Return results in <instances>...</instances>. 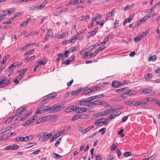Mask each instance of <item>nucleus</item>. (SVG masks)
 <instances>
[{"label": "nucleus", "mask_w": 160, "mask_h": 160, "mask_svg": "<svg viewBox=\"0 0 160 160\" xmlns=\"http://www.w3.org/2000/svg\"><path fill=\"white\" fill-rule=\"evenodd\" d=\"M64 106L62 104H56L53 107H50V112H57L61 109H63Z\"/></svg>", "instance_id": "obj_1"}, {"label": "nucleus", "mask_w": 160, "mask_h": 160, "mask_svg": "<svg viewBox=\"0 0 160 160\" xmlns=\"http://www.w3.org/2000/svg\"><path fill=\"white\" fill-rule=\"evenodd\" d=\"M48 111H50V107L49 106H44L38 108L36 112V113L39 114L46 112Z\"/></svg>", "instance_id": "obj_2"}, {"label": "nucleus", "mask_w": 160, "mask_h": 160, "mask_svg": "<svg viewBox=\"0 0 160 160\" xmlns=\"http://www.w3.org/2000/svg\"><path fill=\"white\" fill-rule=\"evenodd\" d=\"M126 92H125L124 93L122 94L121 97L124 98H126L128 97H130L132 95H134L135 94V92H131V90L130 89H128L126 90Z\"/></svg>", "instance_id": "obj_3"}, {"label": "nucleus", "mask_w": 160, "mask_h": 160, "mask_svg": "<svg viewBox=\"0 0 160 160\" xmlns=\"http://www.w3.org/2000/svg\"><path fill=\"white\" fill-rule=\"evenodd\" d=\"M96 45L95 44L89 46L88 48H86L85 51H86L87 54L86 55H84L82 56V58H84L85 59H87L88 58V52L92 50L93 49L96 47Z\"/></svg>", "instance_id": "obj_4"}, {"label": "nucleus", "mask_w": 160, "mask_h": 160, "mask_svg": "<svg viewBox=\"0 0 160 160\" xmlns=\"http://www.w3.org/2000/svg\"><path fill=\"white\" fill-rule=\"evenodd\" d=\"M141 92L142 93L148 94V96H151L155 93V92L153 90L147 88H145L142 90H141Z\"/></svg>", "instance_id": "obj_5"}, {"label": "nucleus", "mask_w": 160, "mask_h": 160, "mask_svg": "<svg viewBox=\"0 0 160 160\" xmlns=\"http://www.w3.org/2000/svg\"><path fill=\"white\" fill-rule=\"evenodd\" d=\"M79 38L78 37V34L74 35L69 40V42L68 43H74L75 42L74 40Z\"/></svg>", "instance_id": "obj_6"}, {"label": "nucleus", "mask_w": 160, "mask_h": 160, "mask_svg": "<svg viewBox=\"0 0 160 160\" xmlns=\"http://www.w3.org/2000/svg\"><path fill=\"white\" fill-rule=\"evenodd\" d=\"M144 33H142L139 36L135 38V41L136 42L140 41L144 36Z\"/></svg>", "instance_id": "obj_7"}, {"label": "nucleus", "mask_w": 160, "mask_h": 160, "mask_svg": "<svg viewBox=\"0 0 160 160\" xmlns=\"http://www.w3.org/2000/svg\"><path fill=\"white\" fill-rule=\"evenodd\" d=\"M57 95V94L56 93H51L47 96H45V98H47L49 100V101L52 99L53 98L56 96Z\"/></svg>", "instance_id": "obj_8"}, {"label": "nucleus", "mask_w": 160, "mask_h": 160, "mask_svg": "<svg viewBox=\"0 0 160 160\" xmlns=\"http://www.w3.org/2000/svg\"><path fill=\"white\" fill-rule=\"evenodd\" d=\"M27 138L24 137H19L16 138L15 142L20 141L21 142H27Z\"/></svg>", "instance_id": "obj_9"}, {"label": "nucleus", "mask_w": 160, "mask_h": 160, "mask_svg": "<svg viewBox=\"0 0 160 160\" xmlns=\"http://www.w3.org/2000/svg\"><path fill=\"white\" fill-rule=\"evenodd\" d=\"M121 85L119 82L116 80L113 81L112 82V86L114 88H118L119 86Z\"/></svg>", "instance_id": "obj_10"}, {"label": "nucleus", "mask_w": 160, "mask_h": 160, "mask_svg": "<svg viewBox=\"0 0 160 160\" xmlns=\"http://www.w3.org/2000/svg\"><path fill=\"white\" fill-rule=\"evenodd\" d=\"M74 59V58L73 56L70 57L68 60H66L63 62V63L67 65L69 64L70 62L73 61Z\"/></svg>", "instance_id": "obj_11"}, {"label": "nucleus", "mask_w": 160, "mask_h": 160, "mask_svg": "<svg viewBox=\"0 0 160 160\" xmlns=\"http://www.w3.org/2000/svg\"><path fill=\"white\" fill-rule=\"evenodd\" d=\"M60 135V132H57L56 135H54L51 138L50 140V142H52L54 140H56L57 139V138L59 137Z\"/></svg>", "instance_id": "obj_12"}, {"label": "nucleus", "mask_w": 160, "mask_h": 160, "mask_svg": "<svg viewBox=\"0 0 160 160\" xmlns=\"http://www.w3.org/2000/svg\"><path fill=\"white\" fill-rule=\"evenodd\" d=\"M136 104H134L135 105V106H145L146 105V103L145 102H142L136 101Z\"/></svg>", "instance_id": "obj_13"}, {"label": "nucleus", "mask_w": 160, "mask_h": 160, "mask_svg": "<svg viewBox=\"0 0 160 160\" xmlns=\"http://www.w3.org/2000/svg\"><path fill=\"white\" fill-rule=\"evenodd\" d=\"M82 90V88H81L79 89H77L76 90L71 92V94L73 96L76 95L81 92Z\"/></svg>", "instance_id": "obj_14"}, {"label": "nucleus", "mask_w": 160, "mask_h": 160, "mask_svg": "<svg viewBox=\"0 0 160 160\" xmlns=\"http://www.w3.org/2000/svg\"><path fill=\"white\" fill-rule=\"evenodd\" d=\"M47 62V59L46 58H43L42 60H41L40 59L38 60L37 63L38 62L39 64L43 65L46 64Z\"/></svg>", "instance_id": "obj_15"}, {"label": "nucleus", "mask_w": 160, "mask_h": 160, "mask_svg": "<svg viewBox=\"0 0 160 160\" xmlns=\"http://www.w3.org/2000/svg\"><path fill=\"white\" fill-rule=\"evenodd\" d=\"M120 114V112L119 113L118 112H116L115 114L112 113L110 114L109 118L110 119H112L114 118L117 117L119 116V115Z\"/></svg>", "instance_id": "obj_16"}, {"label": "nucleus", "mask_w": 160, "mask_h": 160, "mask_svg": "<svg viewBox=\"0 0 160 160\" xmlns=\"http://www.w3.org/2000/svg\"><path fill=\"white\" fill-rule=\"evenodd\" d=\"M136 102V101H126L124 103L127 105L135 106L134 104H136L135 103Z\"/></svg>", "instance_id": "obj_17"}, {"label": "nucleus", "mask_w": 160, "mask_h": 160, "mask_svg": "<svg viewBox=\"0 0 160 160\" xmlns=\"http://www.w3.org/2000/svg\"><path fill=\"white\" fill-rule=\"evenodd\" d=\"M34 120V118H30L25 122V123L26 124H30L33 123V121Z\"/></svg>", "instance_id": "obj_18"}, {"label": "nucleus", "mask_w": 160, "mask_h": 160, "mask_svg": "<svg viewBox=\"0 0 160 160\" xmlns=\"http://www.w3.org/2000/svg\"><path fill=\"white\" fill-rule=\"evenodd\" d=\"M11 150H17L19 148V146L18 145L16 144H13L10 145Z\"/></svg>", "instance_id": "obj_19"}, {"label": "nucleus", "mask_w": 160, "mask_h": 160, "mask_svg": "<svg viewBox=\"0 0 160 160\" xmlns=\"http://www.w3.org/2000/svg\"><path fill=\"white\" fill-rule=\"evenodd\" d=\"M70 4L75 5H78L80 4L79 0H71Z\"/></svg>", "instance_id": "obj_20"}, {"label": "nucleus", "mask_w": 160, "mask_h": 160, "mask_svg": "<svg viewBox=\"0 0 160 160\" xmlns=\"http://www.w3.org/2000/svg\"><path fill=\"white\" fill-rule=\"evenodd\" d=\"M88 103V102L87 100H81L80 101L79 104L80 105L82 106H87V103Z\"/></svg>", "instance_id": "obj_21"}, {"label": "nucleus", "mask_w": 160, "mask_h": 160, "mask_svg": "<svg viewBox=\"0 0 160 160\" xmlns=\"http://www.w3.org/2000/svg\"><path fill=\"white\" fill-rule=\"evenodd\" d=\"M114 12L115 10L113 9L111 12L107 13L106 14V18L108 19L109 18L112 16V15L114 13Z\"/></svg>", "instance_id": "obj_22"}, {"label": "nucleus", "mask_w": 160, "mask_h": 160, "mask_svg": "<svg viewBox=\"0 0 160 160\" xmlns=\"http://www.w3.org/2000/svg\"><path fill=\"white\" fill-rule=\"evenodd\" d=\"M127 88H121L116 90L115 92L116 93H119L124 92L126 91V89Z\"/></svg>", "instance_id": "obj_23"}, {"label": "nucleus", "mask_w": 160, "mask_h": 160, "mask_svg": "<svg viewBox=\"0 0 160 160\" xmlns=\"http://www.w3.org/2000/svg\"><path fill=\"white\" fill-rule=\"evenodd\" d=\"M58 57V58L57 59V60H59L60 59L63 60L65 58L63 52L61 53H59Z\"/></svg>", "instance_id": "obj_24"}, {"label": "nucleus", "mask_w": 160, "mask_h": 160, "mask_svg": "<svg viewBox=\"0 0 160 160\" xmlns=\"http://www.w3.org/2000/svg\"><path fill=\"white\" fill-rule=\"evenodd\" d=\"M44 99L43 100L42 102H41L40 105H42L47 103L48 102L49 100L47 98H45V96L44 97Z\"/></svg>", "instance_id": "obj_25"}, {"label": "nucleus", "mask_w": 160, "mask_h": 160, "mask_svg": "<svg viewBox=\"0 0 160 160\" xmlns=\"http://www.w3.org/2000/svg\"><path fill=\"white\" fill-rule=\"evenodd\" d=\"M90 88L88 89H85L84 91L82 92V93L83 94V93L85 95L87 94L92 92V91H91Z\"/></svg>", "instance_id": "obj_26"}, {"label": "nucleus", "mask_w": 160, "mask_h": 160, "mask_svg": "<svg viewBox=\"0 0 160 160\" xmlns=\"http://www.w3.org/2000/svg\"><path fill=\"white\" fill-rule=\"evenodd\" d=\"M73 111V106H71L65 110L66 112H69Z\"/></svg>", "instance_id": "obj_27"}, {"label": "nucleus", "mask_w": 160, "mask_h": 160, "mask_svg": "<svg viewBox=\"0 0 160 160\" xmlns=\"http://www.w3.org/2000/svg\"><path fill=\"white\" fill-rule=\"evenodd\" d=\"M109 36H107L104 39V41L100 43L101 45H103L105 44L108 41V39L109 38Z\"/></svg>", "instance_id": "obj_28"}, {"label": "nucleus", "mask_w": 160, "mask_h": 160, "mask_svg": "<svg viewBox=\"0 0 160 160\" xmlns=\"http://www.w3.org/2000/svg\"><path fill=\"white\" fill-rule=\"evenodd\" d=\"M52 155H53V157L54 158H55L56 159H60L62 157L61 156H60V155H58L56 153H53L52 154Z\"/></svg>", "instance_id": "obj_29"}, {"label": "nucleus", "mask_w": 160, "mask_h": 160, "mask_svg": "<svg viewBox=\"0 0 160 160\" xmlns=\"http://www.w3.org/2000/svg\"><path fill=\"white\" fill-rule=\"evenodd\" d=\"M133 6V4L130 5H128L126 6L124 8V11L128 10L132 8Z\"/></svg>", "instance_id": "obj_30"}, {"label": "nucleus", "mask_w": 160, "mask_h": 160, "mask_svg": "<svg viewBox=\"0 0 160 160\" xmlns=\"http://www.w3.org/2000/svg\"><path fill=\"white\" fill-rule=\"evenodd\" d=\"M152 77V75L151 73H148L145 76V79L147 80L151 78Z\"/></svg>", "instance_id": "obj_31"}, {"label": "nucleus", "mask_w": 160, "mask_h": 160, "mask_svg": "<svg viewBox=\"0 0 160 160\" xmlns=\"http://www.w3.org/2000/svg\"><path fill=\"white\" fill-rule=\"evenodd\" d=\"M80 118L79 115L78 114H77L74 115L72 118V120L73 121H75L77 120L78 119Z\"/></svg>", "instance_id": "obj_32"}, {"label": "nucleus", "mask_w": 160, "mask_h": 160, "mask_svg": "<svg viewBox=\"0 0 160 160\" xmlns=\"http://www.w3.org/2000/svg\"><path fill=\"white\" fill-rule=\"evenodd\" d=\"M105 118H102L99 119L100 120V123H103V124H104L106 125H107L108 124L106 120H105Z\"/></svg>", "instance_id": "obj_33"}, {"label": "nucleus", "mask_w": 160, "mask_h": 160, "mask_svg": "<svg viewBox=\"0 0 160 160\" xmlns=\"http://www.w3.org/2000/svg\"><path fill=\"white\" fill-rule=\"evenodd\" d=\"M101 113H102L101 116H103L108 114L110 113L109 109L103 112H102Z\"/></svg>", "instance_id": "obj_34"}, {"label": "nucleus", "mask_w": 160, "mask_h": 160, "mask_svg": "<svg viewBox=\"0 0 160 160\" xmlns=\"http://www.w3.org/2000/svg\"><path fill=\"white\" fill-rule=\"evenodd\" d=\"M47 133V132H43L42 133H40L39 134H38L36 135L37 137H42V136H45V135Z\"/></svg>", "instance_id": "obj_35"}, {"label": "nucleus", "mask_w": 160, "mask_h": 160, "mask_svg": "<svg viewBox=\"0 0 160 160\" xmlns=\"http://www.w3.org/2000/svg\"><path fill=\"white\" fill-rule=\"evenodd\" d=\"M117 148V146L116 145V143H114L111 146V149L112 151H114Z\"/></svg>", "instance_id": "obj_36"}, {"label": "nucleus", "mask_w": 160, "mask_h": 160, "mask_svg": "<svg viewBox=\"0 0 160 160\" xmlns=\"http://www.w3.org/2000/svg\"><path fill=\"white\" fill-rule=\"evenodd\" d=\"M78 129L79 131L82 133H86V132L85 131V129L84 130L83 128L82 127H81L80 126H78Z\"/></svg>", "instance_id": "obj_37"}, {"label": "nucleus", "mask_w": 160, "mask_h": 160, "mask_svg": "<svg viewBox=\"0 0 160 160\" xmlns=\"http://www.w3.org/2000/svg\"><path fill=\"white\" fill-rule=\"evenodd\" d=\"M73 111L75 112L76 113H79V108L73 106Z\"/></svg>", "instance_id": "obj_38"}, {"label": "nucleus", "mask_w": 160, "mask_h": 160, "mask_svg": "<svg viewBox=\"0 0 160 160\" xmlns=\"http://www.w3.org/2000/svg\"><path fill=\"white\" fill-rule=\"evenodd\" d=\"M34 136L32 135L26 136L27 139H28L27 140V142L28 141H31L34 138Z\"/></svg>", "instance_id": "obj_39"}, {"label": "nucleus", "mask_w": 160, "mask_h": 160, "mask_svg": "<svg viewBox=\"0 0 160 160\" xmlns=\"http://www.w3.org/2000/svg\"><path fill=\"white\" fill-rule=\"evenodd\" d=\"M91 91H92V92L93 91H95L99 90L100 88L99 87H95L94 88H90Z\"/></svg>", "instance_id": "obj_40"}, {"label": "nucleus", "mask_w": 160, "mask_h": 160, "mask_svg": "<svg viewBox=\"0 0 160 160\" xmlns=\"http://www.w3.org/2000/svg\"><path fill=\"white\" fill-rule=\"evenodd\" d=\"M93 103L94 105H101L102 101H99L97 100H95L94 101H93Z\"/></svg>", "instance_id": "obj_41"}, {"label": "nucleus", "mask_w": 160, "mask_h": 160, "mask_svg": "<svg viewBox=\"0 0 160 160\" xmlns=\"http://www.w3.org/2000/svg\"><path fill=\"white\" fill-rule=\"evenodd\" d=\"M27 107H24L23 108H21L18 109L19 110V112L22 114V113L24 112H25V111L26 110Z\"/></svg>", "instance_id": "obj_42"}, {"label": "nucleus", "mask_w": 160, "mask_h": 160, "mask_svg": "<svg viewBox=\"0 0 160 160\" xmlns=\"http://www.w3.org/2000/svg\"><path fill=\"white\" fill-rule=\"evenodd\" d=\"M7 78H4L2 80L0 79V86L4 84L5 82L7 80Z\"/></svg>", "instance_id": "obj_43"}, {"label": "nucleus", "mask_w": 160, "mask_h": 160, "mask_svg": "<svg viewBox=\"0 0 160 160\" xmlns=\"http://www.w3.org/2000/svg\"><path fill=\"white\" fill-rule=\"evenodd\" d=\"M53 35V34L52 32H50V33H47L46 35L45 40L47 41L48 38L49 37L52 36Z\"/></svg>", "instance_id": "obj_44"}, {"label": "nucleus", "mask_w": 160, "mask_h": 160, "mask_svg": "<svg viewBox=\"0 0 160 160\" xmlns=\"http://www.w3.org/2000/svg\"><path fill=\"white\" fill-rule=\"evenodd\" d=\"M132 20V19L130 17L128 18L125 19L123 22V24L125 25L128 22H130Z\"/></svg>", "instance_id": "obj_45"}, {"label": "nucleus", "mask_w": 160, "mask_h": 160, "mask_svg": "<svg viewBox=\"0 0 160 160\" xmlns=\"http://www.w3.org/2000/svg\"><path fill=\"white\" fill-rule=\"evenodd\" d=\"M34 50L33 49L30 50L29 51H28L26 53L24 54V56H27L28 55H31L32 52H33Z\"/></svg>", "instance_id": "obj_46"}, {"label": "nucleus", "mask_w": 160, "mask_h": 160, "mask_svg": "<svg viewBox=\"0 0 160 160\" xmlns=\"http://www.w3.org/2000/svg\"><path fill=\"white\" fill-rule=\"evenodd\" d=\"M143 102H146V103L147 102H148L149 101L151 102L152 101V98H151L149 97L147 98H145L143 100Z\"/></svg>", "instance_id": "obj_47"}, {"label": "nucleus", "mask_w": 160, "mask_h": 160, "mask_svg": "<svg viewBox=\"0 0 160 160\" xmlns=\"http://www.w3.org/2000/svg\"><path fill=\"white\" fill-rule=\"evenodd\" d=\"M132 153L131 152H126L124 153V156L126 157H128L131 156Z\"/></svg>", "instance_id": "obj_48"}, {"label": "nucleus", "mask_w": 160, "mask_h": 160, "mask_svg": "<svg viewBox=\"0 0 160 160\" xmlns=\"http://www.w3.org/2000/svg\"><path fill=\"white\" fill-rule=\"evenodd\" d=\"M157 58V57L156 55H153L150 57L149 59V61H155Z\"/></svg>", "instance_id": "obj_49"}, {"label": "nucleus", "mask_w": 160, "mask_h": 160, "mask_svg": "<svg viewBox=\"0 0 160 160\" xmlns=\"http://www.w3.org/2000/svg\"><path fill=\"white\" fill-rule=\"evenodd\" d=\"M106 128H102L99 131V132H101L102 135H103L106 131Z\"/></svg>", "instance_id": "obj_50"}, {"label": "nucleus", "mask_w": 160, "mask_h": 160, "mask_svg": "<svg viewBox=\"0 0 160 160\" xmlns=\"http://www.w3.org/2000/svg\"><path fill=\"white\" fill-rule=\"evenodd\" d=\"M94 127V126L93 125H92L91 126H90L87 127L85 129V131L87 133L88 132L89 130L91 129L92 128H93Z\"/></svg>", "instance_id": "obj_51"}, {"label": "nucleus", "mask_w": 160, "mask_h": 160, "mask_svg": "<svg viewBox=\"0 0 160 160\" xmlns=\"http://www.w3.org/2000/svg\"><path fill=\"white\" fill-rule=\"evenodd\" d=\"M14 115H15V118H17L16 119V120H18V118H18L19 117H21L22 116V113H21V112H20L19 111L17 113V114Z\"/></svg>", "instance_id": "obj_52"}, {"label": "nucleus", "mask_w": 160, "mask_h": 160, "mask_svg": "<svg viewBox=\"0 0 160 160\" xmlns=\"http://www.w3.org/2000/svg\"><path fill=\"white\" fill-rule=\"evenodd\" d=\"M14 115H15V118H17L16 119V120H18V118H18L19 117H21L22 116V113H21V112H20L19 111L17 113V114Z\"/></svg>", "instance_id": "obj_53"}, {"label": "nucleus", "mask_w": 160, "mask_h": 160, "mask_svg": "<svg viewBox=\"0 0 160 160\" xmlns=\"http://www.w3.org/2000/svg\"><path fill=\"white\" fill-rule=\"evenodd\" d=\"M14 115H15V118H17L16 119V120H18V118H18L19 117H21L22 116V113H21V112H20L19 111L17 113V114Z\"/></svg>", "instance_id": "obj_54"}, {"label": "nucleus", "mask_w": 160, "mask_h": 160, "mask_svg": "<svg viewBox=\"0 0 160 160\" xmlns=\"http://www.w3.org/2000/svg\"><path fill=\"white\" fill-rule=\"evenodd\" d=\"M95 99L94 96H92L88 98L87 99L88 103L90 102V101H92Z\"/></svg>", "instance_id": "obj_55"}, {"label": "nucleus", "mask_w": 160, "mask_h": 160, "mask_svg": "<svg viewBox=\"0 0 160 160\" xmlns=\"http://www.w3.org/2000/svg\"><path fill=\"white\" fill-rule=\"evenodd\" d=\"M87 111V109L85 108H79V113L81 112L82 113H83Z\"/></svg>", "instance_id": "obj_56"}, {"label": "nucleus", "mask_w": 160, "mask_h": 160, "mask_svg": "<svg viewBox=\"0 0 160 160\" xmlns=\"http://www.w3.org/2000/svg\"><path fill=\"white\" fill-rule=\"evenodd\" d=\"M62 140V138H59L58 139V140L55 143V146L57 147L58 146V144H59L60 142H61Z\"/></svg>", "instance_id": "obj_57"}, {"label": "nucleus", "mask_w": 160, "mask_h": 160, "mask_svg": "<svg viewBox=\"0 0 160 160\" xmlns=\"http://www.w3.org/2000/svg\"><path fill=\"white\" fill-rule=\"evenodd\" d=\"M87 115L85 114H83L82 115H79V118L81 119H85L87 118Z\"/></svg>", "instance_id": "obj_58"}, {"label": "nucleus", "mask_w": 160, "mask_h": 160, "mask_svg": "<svg viewBox=\"0 0 160 160\" xmlns=\"http://www.w3.org/2000/svg\"><path fill=\"white\" fill-rule=\"evenodd\" d=\"M6 14H3L0 13V22H1L2 20L4 18Z\"/></svg>", "instance_id": "obj_59"}, {"label": "nucleus", "mask_w": 160, "mask_h": 160, "mask_svg": "<svg viewBox=\"0 0 160 160\" xmlns=\"http://www.w3.org/2000/svg\"><path fill=\"white\" fill-rule=\"evenodd\" d=\"M27 68H24L22 71L19 72V73L21 74L22 75H24L25 72L27 71Z\"/></svg>", "instance_id": "obj_60"}, {"label": "nucleus", "mask_w": 160, "mask_h": 160, "mask_svg": "<svg viewBox=\"0 0 160 160\" xmlns=\"http://www.w3.org/2000/svg\"><path fill=\"white\" fill-rule=\"evenodd\" d=\"M104 95L103 94H101L100 95H96L94 96V98H101L102 97H104Z\"/></svg>", "instance_id": "obj_61"}, {"label": "nucleus", "mask_w": 160, "mask_h": 160, "mask_svg": "<svg viewBox=\"0 0 160 160\" xmlns=\"http://www.w3.org/2000/svg\"><path fill=\"white\" fill-rule=\"evenodd\" d=\"M52 135V133L51 132L50 133L45 135V138H50Z\"/></svg>", "instance_id": "obj_62"}, {"label": "nucleus", "mask_w": 160, "mask_h": 160, "mask_svg": "<svg viewBox=\"0 0 160 160\" xmlns=\"http://www.w3.org/2000/svg\"><path fill=\"white\" fill-rule=\"evenodd\" d=\"M106 48V47L104 46H103L101 47H99V48H98V50L99 51V52L104 49Z\"/></svg>", "instance_id": "obj_63"}, {"label": "nucleus", "mask_w": 160, "mask_h": 160, "mask_svg": "<svg viewBox=\"0 0 160 160\" xmlns=\"http://www.w3.org/2000/svg\"><path fill=\"white\" fill-rule=\"evenodd\" d=\"M12 127L8 126L6 127L5 129H4L2 130L4 131V132H6L7 131L9 130Z\"/></svg>", "instance_id": "obj_64"}]
</instances>
